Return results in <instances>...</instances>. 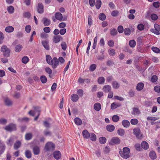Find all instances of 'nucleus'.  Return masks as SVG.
Wrapping results in <instances>:
<instances>
[{
    "label": "nucleus",
    "instance_id": "obj_1",
    "mask_svg": "<svg viewBox=\"0 0 160 160\" xmlns=\"http://www.w3.org/2000/svg\"><path fill=\"white\" fill-rule=\"evenodd\" d=\"M130 149L127 147L123 148L122 151L120 150L119 151L120 155L124 159H127L130 157Z\"/></svg>",
    "mask_w": 160,
    "mask_h": 160
},
{
    "label": "nucleus",
    "instance_id": "obj_2",
    "mask_svg": "<svg viewBox=\"0 0 160 160\" xmlns=\"http://www.w3.org/2000/svg\"><path fill=\"white\" fill-rule=\"evenodd\" d=\"M4 129L7 131L11 132L17 130V126L16 124L10 123L6 126L4 128Z\"/></svg>",
    "mask_w": 160,
    "mask_h": 160
},
{
    "label": "nucleus",
    "instance_id": "obj_3",
    "mask_svg": "<svg viewBox=\"0 0 160 160\" xmlns=\"http://www.w3.org/2000/svg\"><path fill=\"white\" fill-rule=\"evenodd\" d=\"M1 50V52H3V54L5 57H8L9 56L10 50L7 48L6 45L2 46Z\"/></svg>",
    "mask_w": 160,
    "mask_h": 160
},
{
    "label": "nucleus",
    "instance_id": "obj_4",
    "mask_svg": "<svg viewBox=\"0 0 160 160\" xmlns=\"http://www.w3.org/2000/svg\"><path fill=\"white\" fill-rule=\"evenodd\" d=\"M133 133L138 139H140L142 137V134L141 133V130L138 128H134L133 129Z\"/></svg>",
    "mask_w": 160,
    "mask_h": 160
},
{
    "label": "nucleus",
    "instance_id": "obj_5",
    "mask_svg": "<svg viewBox=\"0 0 160 160\" xmlns=\"http://www.w3.org/2000/svg\"><path fill=\"white\" fill-rule=\"evenodd\" d=\"M55 148L54 144L51 142H47L45 145V149L47 151H49L50 150H53Z\"/></svg>",
    "mask_w": 160,
    "mask_h": 160
},
{
    "label": "nucleus",
    "instance_id": "obj_6",
    "mask_svg": "<svg viewBox=\"0 0 160 160\" xmlns=\"http://www.w3.org/2000/svg\"><path fill=\"white\" fill-rule=\"evenodd\" d=\"M59 64V61L58 58L56 57H54L52 58V61L51 62V63H49V65L52 66L53 68H56L58 66Z\"/></svg>",
    "mask_w": 160,
    "mask_h": 160
},
{
    "label": "nucleus",
    "instance_id": "obj_7",
    "mask_svg": "<svg viewBox=\"0 0 160 160\" xmlns=\"http://www.w3.org/2000/svg\"><path fill=\"white\" fill-rule=\"evenodd\" d=\"M37 11L39 13H42L44 12V6L41 2L38 3L37 8Z\"/></svg>",
    "mask_w": 160,
    "mask_h": 160
},
{
    "label": "nucleus",
    "instance_id": "obj_8",
    "mask_svg": "<svg viewBox=\"0 0 160 160\" xmlns=\"http://www.w3.org/2000/svg\"><path fill=\"white\" fill-rule=\"evenodd\" d=\"M33 152L34 155H38L39 154L40 152V149L37 146H33L32 148Z\"/></svg>",
    "mask_w": 160,
    "mask_h": 160
},
{
    "label": "nucleus",
    "instance_id": "obj_9",
    "mask_svg": "<svg viewBox=\"0 0 160 160\" xmlns=\"http://www.w3.org/2000/svg\"><path fill=\"white\" fill-rule=\"evenodd\" d=\"M61 39H62V37L60 35H55L53 37L52 39L53 42L57 43L59 42Z\"/></svg>",
    "mask_w": 160,
    "mask_h": 160
},
{
    "label": "nucleus",
    "instance_id": "obj_10",
    "mask_svg": "<svg viewBox=\"0 0 160 160\" xmlns=\"http://www.w3.org/2000/svg\"><path fill=\"white\" fill-rule=\"evenodd\" d=\"M48 43V42L46 40L42 41V45L44 48L47 50H48L50 49Z\"/></svg>",
    "mask_w": 160,
    "mask_h": 160
},
{
    "label": "nucleus",
    "instance_id": "obj_11",
    "mask_svg": "<svg viewBox=\"0 0 160 160\" xmlns=\"http://www.w3.org/2000/svg\"><path fill=\"white\" fill-rule=\"evenodd\" d=\"M144 86V84L142 82L138 83L136 86V89L138 91L142 90Z\"/></svg>",
    "mask_w": 160,
    "mask_h": 160
},
{
    "label": "nucleus",
    "instance_id": "obj_12",
    "mask_svg": "<svg viewBox=\"0 0 160 160\" xmlns=\"http://www.w3.org/2000/svg\"><path fill=\"white\" fill-rule=\"evenodd\" d=\"M53 156L55 159H58L61 157V154L59 151H56L53 152Z\"/></svg>",
    "mask_w": 160,
    "mask_h": 160
},
{
    "label": "nucleus",
    "instance_id": "obj_13",
    "mask_svg": "<svg viewBox=\"0 0 160 160\" xmlns=\"http://www.w3.org/2000/svg\"><path fill=\"white\" fill-rule=\"evenodd\" d=\"M111 142V143L112 142L115 144H118L120 143V140L117 137H113L112 139Z\"/></svg>",
    "mask_w": 160,
    "mask_h": 160
},
{
    "label": "nucleus",
    "instance_id": "obj_14",
    "mask_svg": "<svg viewBox=\"0 0 160 160\" xmlns=\"http://www.w3.org/2000/svg\"><path fill=\"white\" fill-rule=\"evenodd\" d=\"M82 135L84 138H88L90 137V134L87 130H84L82 132Z\"/></svg>",
    "mask_w": 160,
    "mask_h": 160
},
{
    "label": "nucleus",
    "instance_id": "obj_15",
    "mask_svg": "<svg viewBox=\"0 0 160 160\" xmlns=\"http://www.w3.org/2000/svg\"><path fill=\"white\" fill-rule=\"evenodd\" d=\"M112 89L111 86L109 85H106L104 86L103 88V90L104 92H110Z\"/></svg>",
    "mask_w": 160,
    "mask_h": 160
},
{
    "label": "nucleus",
    "instance_id": "obj_16",
    "mask_svg": "<svg viewBox=\"0 0 160 160\" xmlns=\"http://www.w3.org/2000/svg\"><path fill=\"white\" fill-rule=\"evenodd\" d=\"M21 142L19 140L16 141L14 145V148L15 150H17L21 146Z\"/></svg>",
    "mask_w": 160,
    "mask_h": 160
},
{
    "label": "nucleus",
    "instance_id": "obj_17",
    "mask_svg": "<svg viewBox=\"0 0 160 160\" xmlns=\"http://www.w3.org/2000/svg\"><path fill=\"white\" fill-rule=\"evenodd\" d=\"M141 146L142 148L145 150H147L149 148V145L148 143L146 141H144L142 142Z\"/></svg>",
    "mask_w": 160,
    "mask_h": 160
},
{
    "label": "nucleus",
    "instance_id": "obj_18",
    "mask_svg": "<svg viewBox=\"0 0 160 160\" xmlns=\"http://www.w3.org/2000/svg\"><path fill=\"white\" fill-rule=\"evenodd\" d=\"M55 16L56 18L59 20L61 21L62 19V15L60 12H57L55 13Z\"/></svg>",
    "mask_w": 160,
    "mask_h": 160
},
{
    "label": "nucleus",
    "instance_id": "obj_19",
    "mask_svg": "<svg viewBox=\"0 0 160 160\" xmlns=\"http://www.w3.org/2000/svg\"><path fill=\"white\" fill-rule=\"evenodd\" d=\"M149 157L152 159H155L157 158L156 152L153 151H151L149 154Z\"/></svg>",
    "mask_w": 160,
    "mask_h": 160
},
{
    "label": "nucleus",
    "instance_id": "obj_20",
    "mask_svg": "<svg viewBox=\"0 0 160 160\" xmlns=\"http://www.w3.org/2000/svg\"><path fill=\"white\" fill-rule=\"evenodd\" d=\"M140 112L138 108L134 107L133 108L132 114L134 115H137L139 114Z\"/></svg>",
    "mask_w": 160,
    "mask_h": 160
},
{
    "label": "nucleus",
    "instance_id": "obj_21",
    "mask_svg": "<svg viewBox=\"0 0 160 160\" xmlns=\"http://www.w3.org/2000/svg\"><path fill=\"white\" fill-rule=\"evenodd\" d=\"M123 126L125 128H128L129 127L130 123L127 120H124L122 122Z\"/></svg>",
    "mask_w": 160,
    "mask_h": 160
},
{
    "label": "nucleus",
    "instance_id": "obj_22",
    "mask_svg": "<svg viewBox=\"0 0 160 160\" xmlns=\"http://www.w3.org/2000/svg\"><path fill=\"white\" fill-rule=\"evenodd\" d=\"M106 128L108 131L109 132H112L114 130L115 127L113 125H109L106 126Z\"/></svg>",
    "mask_w": 160,
    "mask_h": 160
},
{
    "label": "nucleus",
    "instance_id": "obj_23",
    "mask_svg": "<svg viewBox=\"0 0 160 160\" xmlns=\"http://www.w3.org/2000/svg\"><path fill=\"white\" fill-rule=\"evenodd\" d=\"M112 86L113 88L117 89L119 87L120 84L117 81H115L112 82Z\"/></svg>",
    "mask_w": 160,
    "mask_h": 160
},
{
    "label": "nucleus",
    "instance_id": "obj_24",
    "mask_svg": "<svg viewBox=\"0 0 160 160\" xmlns=\"http://www.w3.org/2000/svg\"><path fill=\"white\" fill-rule=\"evenodd\" d=\"M94 109L97 111H99L101 109V105L98 102L96 103L94 105Z\"/></svg>",
    "mask_w": 160,
    "mask_h": 160
},
{
    "label": "nucleus",
    "instance_id": "obj_25",
    "mask_svg": "<svg viewBox=\"0 0 160 160\" xmlns=\"http://www.w3.org/2000/svg\"><path fill=\"white\" fill-rule=\"evenodd\" d=\"M43 24L45 26H48L50 24V20L46 18H43Z\"/></svg>",
    "mask_w": 160,
    "mask_h": 160
},
{
    "label": "nucleus",
    "instance_id": "obj_26",
    "mask_svg": "<svg viewBox=\"0 0 160 160\" xmlns=\"http://www.w3.org/2000/svg\"><path fill=\"white\" fill-rule=\"evenodd\" d=\"M22 48V46L21 44L17 45L15 48V51L16 52H20Z\"/></svg>",
    "mask_w": 160,
    "mask_h": 160
},
{
    "label": "nucleus",
    "instance_id": "obj_27",
    "mask_svg": "<svg viewBox=\"0 0 160 160\" xmlns=\"http://www.w3.org/2000/svg\"><path fill=\"white\" fill-rule=\"evenodd\" d=\"M71 98L73 102H76L78 99V96L77 94H73L71 96Z\"/></svg>",
    "mask_w": 160,
    "mask_h": 160
},
{
    "label": "nucleus",
    "instance_id": "obj_28",
    "mask_svg": "<svg viewBox=\"0 0 160 160\" xmlns=\"http://www.w3.org/2000/svg\"><path fill=\"white\" fill-rule=\"evenodd\" d=\"M74 121L76 124L78 125H80L82 123V120L78 118H75Z\"/></svg>",
    "mask_w": 160,
    "mask_h": 160
},
{
    "label": "nucleus",
    "instance_id": "obj_29",
    "mask_svg": "<svg viewBox=\"0 0 160 160\" xmlns=\"http://www.w3.org/2000/svg\"><path fill=\"white\" fill-rule=\"evenodd\" d=\"M105 81L104 78L102 77H99L98 80V83L99 84H102L104 83Z\"/></svg>",
    "mask_w": 160,
    "mask_h": 160
},
{
    "label": "nucleus",
    "instance_id": "obj_30",
    "mask_svg": "<svg viewBox=\"0 0 160 160\" xmlns=\"http://www.w3.org/2000/svg\"><path fill=\"white\" fill-rule=\"evenodd\" d=\"M14 30V28L12 26H8L6 28L5 31L8 32H12Z\"/></svg>",
    "mask_w": 160,
    "mask_h": 160
},
{
    "label": "nucleus",
    "instance_id": "obj_31",
    "mask_svg": "<svg viewBox=\"0 0 160 160\" xmlns=\"http://www.w3.org/2000/svg\"><path fill=\"white\" fill-rule=\"evenodd\" d=\"M4 102L6 105L8 106H11L12 104V102L8 98H6L5 99Z\"/></svg>",
    "mask_w": 160,
    "mask_h": 160
},
{
    "label": "nucleus",
    "instance_id": "obj_32",
    "mask_svg": "<svg viewBox=\"0 0 160 160\" xmlns=\"http://www.w3.org/2000/svg\"><path fill=\"white\" fill-rule=\"evenodd\" d=\"M25 154L26 157L28 158H30L32 157V153L30 150H26L25 152Z\"/></svg>",
    "mask_w": 160,
    "mask_h": 160
},
{
    "label": "nucleus",
    "instance_id": "obj_33",
    "mask_svg": "<svg viewBox=\"0 0 160 160\" xmlns=\"http://www.w3.org/2000/svg\"><path fill=\"white\" fill-rule=\"evenodd\" d=\"M120 106V104L113 102L111 104V108L112 109H114Z\"/></svg>",
    "mask_w": 160,
    "mask_h": 160
},
{
    "label": "nucleus",
    "instance_id": "obj_34",
    "mask_svg": "<svg viewBox=\"0 0 160 160\" xmlns=\"http://www.w3.org/2000/svg\"><path fill=\"white\" fill-rule=\"evenodd\" d=\"M117 133L119 135L122 136L124 134L125 131L123 129L120 128L118 129Z\"/></svg>",
    "mask_w": 160,
    "mask_h": 160
},
{
    "label": "nucleus",
    "instance_id": "obj_35",
    "mask_svg": "<svg viewBox=\"0 0 160 160\" xmlns=\"http://www.w3.org/2000/svg\"><path fill=\"white\" fill-rule=\"evenodd\" d=\"M102 2L101 0H97L96 2V7L97 9H99L101 6Z\"/></svg>",
    "mask_w": 160,
    "mask_h": 160
},
{
    "label": "nucleus",
    "instance_id": "obj_36",
    "mask_svg": "<svg viewBox=\"0 0 160 160\" xmlns=\"http://www.w3.org/2000/svg\"><path fill=\"white\" fill-rule=\"evenodd\" d=\"M32 137V135L31 133H27L26 134L25 136V139L27 140H29L31 139Z\"/></svg>",
    "mask_w": 160,
    "mask_h": 160
},
{
    "label": "nucleus",
    "instance_id": "obj_37",
    "mask_svg": "<svg viewBox=\"0 0 160 160\" xmlns=\"http://www.w3.org/2000/svg\"><path fill=\"white\" fill-rule=\"evenodd\" d=\"M46 58L47 62L49 64V63H51V62L52 60L51 57L49 55H47L46 56Z\"/></svg>",
    "mask_w": 160,
    "mask_h": 160
},
{
    "label": "nucleus",
    "instance_id": "obj_38",
    "mask_svg": "<svg viewBox=\"0 0 160 160\" xmlns=\"http://www.w3.org/2000/svg\"><path fill=\"white\" fill-rule=\"evenodd\" d=\"M7 10L9 13L12 14L14 11V7L12 6H9Z\"/></svg>",
    "mask_w": 160,
    "mask_h": 160
},
{
    "label": "nucleus",
    "instance_id": "obj_39",
    "mask_svg": "<svg viewBox=\"0 0 160 160\" xmlns=\"http://www.w3.org/2000/svg\"><path fill=\"white\" fill-rule=\"evenodd\" d=\"M110 32V34L112 36L116 35L118 33V32L116 29L115 28L111 29Z\"/></svg>",
    "mask_w": 160,
    "mask_h": 160
},
{
    "label": "nucleus",
    "instance_id": "obj_40",
    "mask_svg": "<svg viewBox=\"0 0 160 160\" xmlns=\"http://www.w3.org/2000/svg\"><path fill=\"white\" fill-rule=\"evenodd\" d=\"M106 18V16L103 13H100L99 16V18L100 20L102 21L104 20Z\"/></svg>",
    "mask_w": 160,
    "mask_h": 160
},
{
    "label": "nucleus",
    "instance_id": "obj_41",
    "mask_svg": "<svg viewBox=\"0 0 160 160\" xmlns=\"http://www.w3.org/2000/svg\"><path fill=\"white\" fill-rule=\"evenodd\" d=\"M112 119L113 122H117L119 121V117L118 115H114L112 117Z\"/></svg>",
    "mask_w": 160,
    "mask_h": 160
},
{
    "label": "nucleus",
    "instance_id": "obj_42",
    "mask_svg": "<svg viewBox=\"0 0 160 160\" xmlns=\"http://www.w3.org/2000/svg\"><path fill=\"white\" fill-rule=\"evenodd\" d=\"M99 141L101 144H103L106 142V139L104 137H101L99 138Z\"/></svg>",
    "mask_w": 160,
    "mask_h": 160
},
{
    "label": "nucleus",
    "instance_id": "obj_43",
    "mask_svg": "<svg viewBox=\"0 0 160 160\" xmlns=\"http://www.w3.org/2000/svg\"><path fill=\"white\" fill-rule=\"evenodd\" d=\"M14 141L12 137H10L8 140L7 144L8 145H12Z\"/></svg>",
    "mask_w": 160,
    "mask_h": 160
},
{
    "label": "nucleus",
    "instance_id": "obj_44",
    "mask_svg": "<svg viewBox=\"0 0 160 160\" xmlns=\"http://www.w3.org/2000/svg\"><path fill=\"white\" fill-rule=\"evenodd\" d=\"M129 45L131 47H134L136 45L135 41L134 40H130L129 42Z\"/></svg>",
    "mask_w": 160,
    "mask_h": 160
},
{
    "label": "nucleus",
    "instance_id": "obj_45",
    "mask_svg": "<svg viewBox=\"0 0 160 160\" xmlns=\"http://www.w3.org/2000/svg\"><path fill=\"white\" fill-rule=\"evenodd\" d=\"M40 79L42 82L43 83H45L47 81V78L45 76H41Z\"/></svg>",
    "mask_w": 160,
    "mask_h": 160
},
{
    "label": "nucleus",
    "instance_id": "obj_46",
    "mask_svg": "<svg viewBox=\"0 0 160 160\" xmlns=\"http://www.w3.org/2000/svg\"><path fill=\"white\" fill-rule=\"evenodd\" d=\"M124 33L126 35H129L131 33V31L129 28H125L124 30Z\"/></svg>",
    "mask_w": 160,
    "mask_h": 160
},
{
    "label": "nucleus",
    "instance_id": "obj_47",
    "mask_svg": "<svg viewBox=\"0 0 160 160\" xmlns=\"http://www.w3.org/2000/svg\"><path fill=\"white\" fill-rule=\"evenodd\" d=\"M22 61L23 63L26 64L28 62L29 58L27 56H24L22 58Z\"/></svg>",
    "mask_w": 160,
    "mask_h": 160
},
{
    "label": "nucleus",
    "instance_id": "obj_48",
    "mask_svg": "<svg viewBox=\"0 0 160 160\" xmlns=\"http://www.w3.org/2000/svg\"><path fill=\"white\" fill-rule=\"evenodd\" d=\"M89 138L91 140L94 141L96 139V136L93 133H91L90 134V137Z\"/></svg>",
    "mask_w": 160,
    "mask_h": 160
},
{
    "label": "nucleus",
    "instance_id": "obj_49",
    "mask_svg": "<svg viewBox=\"0 0 160 160\" xmlns=\"http://www.w3.org/2000/svg\"><path fill=\"white\" fill-rule=\"evenodd\" d=\"M151 18L152 20L156 21L158 19V16L157 14L152 13L151 15Z\"/></svg>",
    "mask_w": 160,
    "mask_h": 160
},
{
    "label": "nucleus",
    "instance_id": "obj_50",
    "mask_svg": "<svg viewBox=\"0 0 160 160\" xmlns=\"http://www.w3.org/2000/svg\"><path fill=\"white\" fill-rule=\"evenodd\" d=\"M114 64V63L112 60H108L107 62V65L108 66L110 67Z\"/></svg>",
    "mask_w": 160,
    "mask_h": 160
},
{
    "label": "nucleus",
    "instance_id": "obj_51",
    "mask_svg": "<svg viewBox=\"0 0 160 160\" xmlns=\"http://www.w3.org/2000/svg\"><path fill=\"white\" fill-rule=\"evenodd\" d=\"M124 51L126 52H128L130 54L132 53V50L129 48V47L128 46H126L125 47Z\"/></svg>",
    "mask_w": 160,
    "mask_h": 160
},
{
    "label": "nucleus",
    "instance_id": "obj_52",
    "mask_svg": "<svg viewBox=\"0 0 160 160\" xmlns=\"http://www.w3.org/2000/svg\"><path fill=\"white\" fill-rule=\"evenodd\" d=\"M97 65L95 64H92L90 65L89 67V70L91 71H93L96 68Z\"/></svg>",
    "mask_w": 160,
    "mask_h": 160
},
{
    "label": "nucleus",
    "instance_id": "obj_53",
    "mask_svg": "<svg viewBox=\"0 0 160 160\" xmlns=\"http://www.w3.org/2000/svg\"><path fill=\"white\" fill-rule=\"evenodd\" d=\"M4 38V36L3 34L0 31V44L3 42Z\"/></svg>",
    "mask_w": 160,
    "mask_h": 160
},
{
    "label": "nucleus",
    "instance_id": "obj_54",
    "mask_svg": "<svg viewBox=\"0 0 160 160\" xmlns=\"http://www.w3.org/2000/svg\"><path fill=\"white\" fill-rule=\"evenodd\" d=\"M158 79L157 77L155 75H153L151 78V81L152 82L154 83L156 82Z\"/></svg>",
    "mask_w": 160,
    "mask_h": 160
},
{
    "label": "nucleus",
    "instance_id": "obj_55",
    "mask_svg": "<svg viewBox=\"0 0 160 160\" xmlns=\"http://www.w3.org/2000/svg\"><path fill=\"white\" fill-rule=\"evenodd\" d=\"M31 30V27L29 25H27L25 28V30L26 32L28 33L30 32Z\"/></svg>",
    "mask_w": 160,
    "mask_h": 160
},
{
    "label": "nucleus",
    "instance_id": "obj_56",
    "mask_svg": "<svg viewBox=\"0 0 160 160\" xmlns=\"http://www.w3.org/2000/svg\"><path fill=\"white\" fill-rule=\"evenodd\" d=\"M45 72L49 75L51 74L52 73V70L50 68L47 67L45 68Z\"/></svg>",
    "mask_w": 160,
    "mask_h": 160
},
{
    "label": "nucleus",
    "instance_id": "obj_57",
    "mask_svg": "<svg viewBox=\"0 0 160 160\" xmlns=\"http://www.w3.org/2000/svg\"><path fill=\"white\" fill-rule=\"evenodd\" d=\"M33 108L35 111L37 112L38 113H40L41 111V108L39 106H34L33 107Z\"/></svg>",
    "mask_w": 160,
    "mask_h": 160
},
{
    "label": "nucleus",
    "instance_id": "obj_58",
    "mask_svg": "<svg viewBox=\"0 0 160 160\" xmlns=\"http://www.w3.org/2000/svg\"><path fill=\"white\" fill-rule=\"evenodd\" d=\"M88 25L90 26L92 24V17L89 15L88 17Z\"/></svg>",
    "mask_w": 160,
    "mask_h": 160
},
{
    "label": "nucleus",
    "instance_id": "obj_59",
    "mask_svg": "<svg viewBox=\"0 0 160 160\" xmlns=\"http://www.w3.org/2000/svg\"><path fill=\"white\" fill-rule=\"evenodd\" d=\"M154 90L157 93L160 92V86L157 85L154 87Z\"/></svg>",
    "mask_w": 160,
    "mask_h": 160
},
{
    "label": "nucleus",
    "instance_id": "obj_60",
    "mask_svg": "<svg viewBox=\"0 0 160 160\" xmlns=\"http://www.w3.org/2000/svg\"><path fill=\"white\" fill-rule=\"evenodd\" d=\"M152 50L155 52L158 53L160 52V49L157 47H152Z\"/></svg>",
    "mask_w": 160,
    "mask_h": 160
},
{
    "label": "nucleus",
    "instance_id": "obj_61",
    "mask_svg": "<svg viewBox=\"0 0 160 160\" xmlns=\"http://www.w3.org/2000/svg\"><path fill=\"white\" fill-rule=\"evenodd\" d=\"M138 122V120L137 119H132L131 120V123L132 125H136Z\"/></svg>",
    "mask_w": 160,
    "mask_h": 160
},
{
    "label": "nucleus",
    "instance_id": "obj_62",
    "mask_svg": "<svg viewBox=\"0 0 160 160\" xmlns=\"http://www.w3.org/2000/svg\"><path fill=\"white\" fill-rule=\"evenodd\" d=\"M137 28L139 30L142 31L144 29V26L142 24H139L138 25Z\"/></svg>",
    "mask_w": 160,
    "mask_h": 160
},
{
    "label": "nucleus",
    "instance_id": "obj_63",
    "mask_svg": "<svg viewBox=\"0 0 160 160\" xmlns=\"http://www.w3.org/2000/svg\"><path fill=\"white\" fill-rule=\"evenodd\" d=\"M119 12L117 10L113 11L111 13V15L113 17H116L118 16Z\"/></svg>",
    "mask_w": 160,
    "mask_h": 160
},
{
    "label": "nucleus",
    "instance_id": "obj_64",
    "mask_svg": "<svg viewBox=\"0 0 160 160\" xmlns=\"http://www.w3.org/2000/svg\"><path fill=\"white\" fill-rule=\"evenodd\" d=\"M123 27L121 25L119 26L118 28V30L119 33H121L123 32Z\"/></svg>",
    "mask_w": 160,
    "mask_h": 160
}]
</instances>
